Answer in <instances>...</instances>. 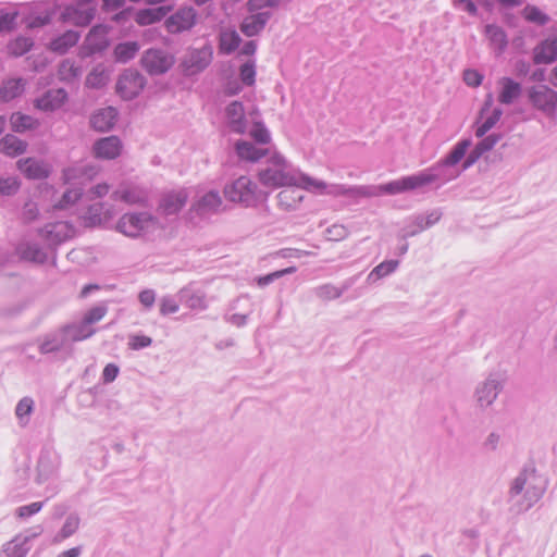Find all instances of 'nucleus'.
Segmentation results:
<instances>
[{"instance_id": "603ef678", "label": "nucleus", "mask_w": 557, "mask_h": 557, "mask_svg": "<svg viewBox=\"0 0 557 557\" xmlns=\"http://www.w3.org/2000/svg\"><path fill=\"white\" fill-rule=\"evenodd\" d=\"M34 401L29 397L22 398L15 409L16 417L22 419L30 414L33 410Z\"/></svg>"}, {"instance_id": "39448f33", "label": "nucleus", "mask_w": 557, "mask_h": 557, "mask_svg": "<svg viewBox=\"0 0 557 557\" xmlns=\"http://www.w3.org/2000/svg\"><path fill=\"white\" fill-rule=\"evenodd\" d=\"M213 51L210 46L190 49L183 58L180 66L185 75L191 76L202 72L212 61Z\"/></svg>"}, {"instance_id": "9b49d317", "label": "nucleus", "mask_w": 557, "mask_h": 557, "mask_svg": "<svg viewBox=\"0 0 557 557\" xmlns=\"http://www.w3.org/2000/svg\"><path fill=\"white\" fill-rule=\"evenodd\" d=\"M108 34L109 27L103 25L94 26L81 48L82 55L87 57L107 49L109 46Z\"/></svg>"}, {"instance_id": "6ab92c4d", "label": "nucleus", "mask_w": 557, "mask_h": 557, "mask_svg": "<svg viewBox=\"0 0 557 557\" xmlns=\"http://www.w3.org/2000/svg\"><path fill=\"white\" fill-rule=\"evenodd\" d=\"M75 235L74 227L67 222H57L46 228L47 239L52 244H60Z\"/></svg>"}, {"instance_id": "6e6552de", "label": "nucleus", "mask_w": 557, "mask_h": 557, "mask_svg": "<svg viewBox=\"0 0 557 557\" xmlns=\"http://www.w3.org/2000/svg\"><path fill=\"white\" fill-rule=\"evenodd\" d=\"M529 98L532 104L547 113L553 114L557 108V92L545 85L533 86L529 89Z\"/></svg>"}, {"instance_id": "ea45409f", "label": "nucleus", "mask_w": 557, "mask_h": 557, "mask_svg": "<svg viewBox=\"0 0 557 557\" xmlns=\"http://www.w3.org/2000/svg\"><path fill=\"white\" fill-rule=\"evenodd\" d=\"M523 17L532 23H536L539 25H544L548 22L547 15H545L540 9L536 7L528 5L523 9Z\"/></svg>"}, {"instance_id": "052dcab7", "label": "nucleus", "mask_w": 557, "mask_h": 557, "mask_svg": "<svg viewBox=\"0 0 557 557\" xmlns=\"http://www.w3.org/2000/svg\"><path fill=\"white\" fill-rule=\"evenodd\" d=\"M117 374H119V368L115 364H113V363L107 364L102 371L103 382H106V383L113 382L116 379Z\"/></svg>"}, {"instance_id": "49530a36", "label": "nucleus", "mask_w": 557, "mask_h": 557, "mask_svg": "<svg viewBox=\"0 0 557 557\" xmlns=\"http://www.w3.org/2000/svg\"><path fill=\"white\" fill-rule=\"evenodd\" d=\"M82 197V189H67L63 196L61 201L57 205L58 208L64 209L72 205H74Z\"/></svg>"}, {"instance_id": "bb28decb", "label": "nucleus", "mask_w": 557, "mask_h": 557, "mask_svg": "<svg viewBox=\"0 0 557 557\" xmlns=\"http://www.w3.org/2000/svg\"><path fill=\"white\" fill-rule=\"evenodd\" d=\"M221 205L222 199L220 195L215 191H209L193 206V210L199 214L215 212Z\"/></svg>"}, {"instance_id": "338daca9", "label": "nucleus", "mask_w": 557, "mask_h": 557, "mask_svg": "<svg viewBox=\"0 0 557 557\" xmlns=\"http://www.w3.org/2000/svg\"><path fill=\"white\" fill-rule=\"evenodd\" d=\"M50 15H45V16H39V17H35V18H32L27 22L26 26L28 28H35V27H39V26H42L47 23L50 22Z\"/></svg>"}, {"instance_id": "72a5a7b5", "label": "nucleus", "mask_w": 557, "mask_h": 557, "mask_svg": "<svg viewBox=\"0 0 557 557\" xmlns=\"http://www.w3.org/2000/svg\"><path fill=\"white\" fill-rule=\"evenodd\" d=\"M33 41L27 37H17L8 45V51L11 55L20 57L30 50Z\"/></svg>"}, {"instance_id": "680f3d73", "label": "nucleus", "mask_w": 557, "mask_h": 557, "mask_svg": "<svg viewBox=\"0 0 557 557\" xmlns=\"http://www.w3.org/2000/svg\"><path fill=\"white\" fill-rule=\"evenodd\" d=\"M110 190V186L107 183L96 185L89 190L90 199H97L106 196Z\"/></svg>"}, {"instance_id": "bf43d9fd", "label": "nucleus", "mask_w": 557, "mask_h": 557, "mask_svg": "<svg viewBox=\"0 0 557 557\" xmlns=\"http://www.w3.org/2000/svg\"><path fill=\"white\" fill-rule=\"evenodd\" d=\"M178 310L177 302L172 298H163L160 304V312L163 315L175 313Z\"/></svg>"}, {"instance_id": "4d7b16f0", "label": "nucleus", "mask_w": 557, "mask_h": 557, "mask_svg": "<svg viewBox=\"0 0 557 557\" xmlns=\"http://www.w3.org/2000/svg\"><path fill=\"white\" fill-rule=\"evenodd\" d=\"M482 75L474 70H467L463 72V81L468 86L476 87L482 83Z\"/></svg>"}, {"instance_id": "f03ea898", "label": "nucleus", "mask_w": 557, "mask_h": 557, "mask_svg": "<svg viewBox=\"0 0 557 557\" xmlns=\"http://www.w3.org/2000/svg\"><path fill=\"white\" fill-rule=\"evenodd\" d=\"M437 176L430 170L419 172L417 174L400 177L385 184H381L375 188V191L368 194L369 196L379 195H397L406 191L416 190L423 186L430 185L435 182Z\"/></svg>"}, {"instance_id": "a19ab883", "label": "nucleus", "mask_w": 557, "mask_h": 557, "mask_svg": "<svg viewBox=\"0 0 557 557\" xmlns=\"http://www.w3.org/2000/svg\"><path fill=\"white\" fill-rule=\"evenodd\" d=\"M398 265V261L389 260L384 261L376 265L370 273L369 277H374L375 280H379L381 277H384L388 275L389 273L394 272Z\"/></svg>"}, {"instance_id": "2f4dec72", "label": "nucleus", "mask_w": 557, "mask_h": 557, "mask_svg": "<svg viewBox=\"0 0 557 557\" xmlns=\"http://www.w3.org/2000/svg\"><path fill=\"white\" fill-rule=\"evenodd\" d=\"M485 34L491 41L492 47L499 53L504 51L507 46V37L504 30L496 25H487Z\"/></svg>"}, {"instance_id": "e433bc0d", "label": "nucleus", "mask_w": 557, "mask_h": 557, "mask_svg": "<svg viewBox=\"0 0 557 557\" xmlns=\"http://www.w3.org/2000/svg\"><path fill=\"white\" fill-rule=\"evenodd\" d=\"M502 110L494 109L488 116L478 126L475 135L478 137L484 136L500 119Z\"/></svg>"}, {"instance_id": "864d4df0", "label": "nucleus", "mask_w": 557, "mask_h": 557, "mask_svg": "<svg viewBox=\"0 0 557 557\" xmlns=\"http://www.w3.org/2000/svg\"><path fill=\"white\" fill-rule=\"evenodd\" d=\"M152 343V339L149 336L146 335H132L129 337L128 346L133 350H137L140 348H145L150 346Z\"/></svg>"}, {"instance_id": "4c0bfd02", "label": "nucleus", "mask_w": 557, "mask_h": 557, "mask_svg": "<svg viewBox=\"0 0 557 557\" xmlns=\"http://www.w3.org/2000/svg\"><path fill=\"white\" fill-rule=\"evenodd\" d=\"M81 70L74 64V62L65 60L60 64L59 76L62 81H73L77 78Z\"/></svg>"}, {"instance_id": "ddd939ff", "label": "nucleus", "mask_w": 557, "mask_h": 557, "mask_svg": "<svg viewBox=\"0 0 557 557\" xmlns=\"http://www.w3.org/2000/svg\"><path fill=\"white\" fill-rule=\"evenodd\" d=\"M97 159L112 160L122 152V143L116 136L104 137L97 140L92 147Z\"/></svg>"}, {"instance_id": "09e8293b", "label": "nucleus", "mask_w": 557, "mask_h": 557, "mask_svg": "<svg viewBox=\"0 0 557 557\" xmlns=\"http://www.w3.org/2000/svg\"><path fill=\"white\" fill-rule=\"evenodd\" d=\"M256 70L252 62H247L240 66V79L244 84L251 86L255 84Z\"/></svg>"}, {"instance_id": "dca6fc26", "label": "nucleus", "mask_w": 557, "mask_h": 557, "mask_svg": "<svg viewBox=\"0 0 557 557\" xmlns=\"http://www.w3.org/2000/svg\"><path fill=\"white\" fill-rule=\"evenodd\" d=\"M235 151L240 160L252 163L260 161L270 153L269 149L259 148L246 140H238L235 144Z\"/></svg>"}, {"instance_id": "a18cd8bd", "label": "nucleus", "mask_w": 557, "mask_h": 557, "mask_svg": "<svg viewBox=\"0 0 557 557\" xmlns=\"http://www.w3.org/2000/svg\"><path fill=\"white\" fill-rule=\"evenodd\" d=\"M348 234V228L342 224H333L326 230V237L329 240L339 242L345 239Z\"/></svg>"}, {"instance_id": "69168bd1", "label": "nucleus", "mask_w": 557, "mask_h": 557, "mask_svg": "<svg viewBox=\"0 0 557 557\" xmlns=\"http://www.w3.org/2000/svg\"><path fill=\"white\" fill-rule=\"evenodd\" d=\"M453 4L461 8L472 15L476 14V7L471 0H453Z\"/></svg>"}, {"instance_id": "cd10ccee", "label": "nucleus", "mask_w": 557, "mask_h": 557, "mask_svg": "<svg viewBox=\"0 0 557 557\" xmlns=\"http://www.w3.org/2000/svg\"><path fill=\"white\" fill-rule=\"evenodd\" d=\"M27 144L14 135H7L0 140V151L9 157L25 152Z\"/></svg>"}, {"instance_id": "7c9ffc66", "label": "nucleus", "mask_w": 557, "mask_h": 557, "mask_svg": "<svg viewBox=\"0 0 557 557\" xmlns=\"http://www.w3.org/2000/svg\"><path fill=\"white\" fill-rule=\"evenodd\" d=\"M138 51L139 45L136 41H126L115 46L113 55L116 62L126 63L132 60Z\"/></svg>"}, {"instance_id": "774afa93", "label": "nucleus", "mask_w": 557, "mask_h": 557, "mask_svg": "<svg viewBox=\"0 0 557 557\" xmlns=\"http://www.w3.org/2000/svg\"><path fill=\"white\" fill-rule=\"evenodd\" d=\"M124 3V0H103L102 9L107 12L115 11L121 8Z\"/></svg>"}, {"instance_id": "0e129e2a", "label": "nucleus", "mask_w": 557, "mask_h": 557, "mask_svg": "<svg viewBox=\"0 0 557 557\" xmlns=\"http://www.w3.org/2000/svg\"><path fill=\"white\" fill-rule=\"evenodd\" d=\"M156 300V295L151 289H145L139 294V301L147 308L151 307Z\"/></svg>"}, {"instance_id": "6e6d98bb", "label": "nucleus", "mask_w": 557, "mask_h": 557, "mask_svg": "<svg viewBox=\"0 0 557 557\" xmlns=\"http://www.w3.org/2000/svg\"><path fill=\"white\" fill-rule=\"evenodd\" d=\"M42 508V503L36 502L26 506H22L17 509V516L20 518H27L32 515L37 513Z\"/></svg>"}, {"instance_id": "4468645a", "label": "nucleus", "mask_w": 557, "mask_h": 557, "mask_svg": "<svg viewBox=\"0 0 557 557\" xmlns=\"http://www.w3.org/2000/svg\"><path fill=\"white\" fill-rule=\"evenodd\" d=\"M20 171L30 180H42L49 176L51 168L44 161L26 158L17 162Z\"/></svg>"}, {"instance_id": "c756f323", "label": "nucleus", "mask_w": 557, "mask_h": 557, "mask_svg": "<svg viewBox=\"0 0 557 557\" xmlns=\"http://www.w3.org/2000/svg\"><path fill=\"white\" fill-rule=\"evenodd\" d=\"M112 197L114 200H122L128 205L141 203L147 199L146 193L137 187H127L116 190L113 193Z\"/></svg>"}, {"instance_id": "e2e57ef3", "label": "nucleus", "mask_w": 557, "mask_h": 557, "mask_svg": "<svg viewBox=\"0 0 557 557\" xmlns=\"http://www.w3.org/2000/svg\"><path fill=\"white\" fill-rule=\"evenodd\" d=\"M78 523L77 518H69L62 528V537L72 535L77 530Z\"/></svg>"}, {"instance_id": "3c124183", "label": "nucleus", "mask_w": 557, "mask_h": 557, "mask_svg": "<svg viewBox=\"0 0 557 557\" xmlns=\"http://www.w3.org/2000/svg\"><path fill=\"white\" fill-rule=\"evenodd\" d=\"M496 394V386L493 383H486L479 392V401L481 404H491Z\"/></svg>"}, {"instance_id": "8fccbe9b", "label": "nucleus", "mask_w": 557, "mask_h": 557, "mask_svg": "<svg viewBox=\"0 0 557 557\" xmlns=\"http://www.w3.org/2000/svg\"><path fill=\"white\" fill-rule=\"evenodd\" d=\"M17 12L0 14V33L11 32L16 24Z\"/></svg>"}, {"instance_id": "412c9836", "label": "nucleus", "mask_w": 557, "mask_h": 557, "mask_svg": "<svg viewBox=\"0 0 557 557\" xmlns=\"http://www.w3.org/2000/svg\"><path fill=\"white\" fill-rule=\"evenodd\" d=\"M116 110L108 107L99 110L91 116V125L99 132H107L113 127L116 121Z\"/></svg>"}, {"instance_id": "2eb2a0df", "label": "nucleus", "mask_w": 557, "mask_h": 557, "mask_svg": "<svg viewBox=\"0 0 557 557\" xmlns=\"http://www.w3.org/2000/svg\"><path fill=\"white\" fill-rule=\"evenodd\" d=\"M66 100L67 95L63 89H54L36 99L34 106L41 111H54L60 109Z\"/></svg>"}, {"instance_id": "a878e982", "label": "nucleus", "mask_w": 557, "mask_h": 557, "mask_svg": "<svg viewBox=\"0 0 557 557\" xmlns=\"http://www.w3.org/2000/svg\"><path fill=\"white\" fill-rule=\"evenodd\" d=\"M268 17L267 13L250 15L243 21L240 30L248 37L255 36L264 28Z\"/></svg>"}, {"instance_id": "1a4fd4ad", "label": "nucleus", "mask_w": 557, "mask_h": 557, "mask_svg": "<svg viewBox=\"0 0 557 557\" xmlns=\"http://www.w3.org/2000/svg\"><path fill=\"white\" fill-rule=\"evenodd\" d=\"M197 22V12L193 8H181L165 20V28L170 34H178L191 29Z\"/></svg>"}, {"instance_id": "5fc2aeb1", "label": "nucleus", "mask_w": 557, "mask_h": 557, "mask_svg": "<svg viewBox=\"0 0 557 557\" xmlns=\"http://www.w3.org/2000/svg\"><path fill=\"white\" fill-rule=\"evenodd\" d=\"M20 187V183L16 178H0V195H11L15 193Z\"/></svg>"}, {"instance_id": "473e14b6", "label": "nucleus", "mask_w": 557, "mask_h": 557, "mask_svg": "<svg viewBox=\"0 0 557 557\" xmlns=\"http://www.w3.org/2000/svg\"><path fill=\"white\" fill-rule=\"evenodd\" d=\"M239 42L240 37L235 30H224L220 35V51L228 54L238 48Z\"/></svg>"}, {"instance_id": "13d9d810", "label": "nucleus", "mask_w": 557, "mask_h": 557, "mask_svg": "<svg viewBox=\"0 0 557 557\" xmlns=\"http://www.w3.org/2000/svg\"><path fill=\"white\" fill-rule=\"evenodd\" d=\"M499 140V137L497 135H491L482 139L475 148L481 151V153H485L486 151L494 148V146Z\"/></svg>"}, {"instance_id": "0eeeda50", "label": "nucleus", "mask_w": 557, "mask_h": 557, "mask_svg": "<svg viewBox=\"0 0 557 557\" xmlns=\"http://www.w3.org/2000/svg\"><path fill=\"white\" fill-rule=\"evenodd\" d=\"M175 63L174 55L160 49H148L141 58L144 69L150 74H163Z\"/></svg>"}, {"instance_id": "aec40b11", "label": "nucleus", "mask_w": 557, "mask_h": 557, "mask_svg": "<svg viewBox=\"0 0 557 557\" xmlns=\"http://www.w3.org/2000/svg\"><path fill=\"white\" fill-rule=\"evenodd\" d=\"M171 8L159 7L154 9H141L135 12L134 20L139 26H148L160 22Z\"/></svg>"}, {"instance_id": "f257e3e1", "label": "nucleus", "mask_w": 557, "mask_h": 557, "mask_svg": "<svg viewBox=\"0 0 557 557\" xmlns=\"http://www.w3.org/2000/svg\"><path fill=\"white\" fill-rule=\"evenodd\" d=\"M287 169L286 159L274 151L270 154L267 166L258 172V178L262 185L272 188L298 185V180Z\"/></svg>"}, {"instance_id": "b1692460", "label": "nucleus", "mask_w": 557, "mask_h": 557, "mask_svg": "<svg viewBox=\"0 0 557 557\" xmlns=\"http://www.w3.org/2000/svg\"><path fill=\"white\" fill-rule=\"evenodd\" d=\"M286 187L287 188L278 193L277 202L284 209L296 208L302 201L304 195L300 189L297 188V185Z\"/></svg>"}, {"instance_id": "20e7f679", "label": "nucleus", "mask_w": 557, "mask_h": 557, "mask_svg": "<svg viewBox=\"0 0 557 557\" xmlns=\"http://www.w3.org/2000/svg\"><path fill=\"white\" fill-rule=\"evenodd\" d=\"M256 184L246 176H240L224 189L225 197L233 202L249 207L256 202Z\"/></svg>"}, {"instance_id": "58836bf2", "label": "nucleus", "mask_w": 557, "mask_h": 557, "mask_svg": "<svg viewBox=\"0 0 557 557\" xmlns=\"http://www.w3.org/2000/svg\"><path fill=\"white\" fill-rule=\"evenodd\" d=\"M108 76L103 69L97 67L92 70L86 77V85L91 88H99L106 85Z\"/></svg>"}, {"instance_id": "f8f14e48", "label": "nucleus", "mask_w": 557, "mask_h": 557, "mask_svg": "<svg viewBox=\"0 0 557 557\" xmlns=\"http://www.w3.org/2000/svg\"><path fill=\"white\" fill-rule=\"evenodd\" d=\"M534 64H552L557 61V34L541 40L532 51Z\"/></svg>"}, {"instance_id": "79ce46f5", "label": "nucleus", "mask_w": 557, "mask_h": 557, "mask_svg": "<svg viewBox=\"0 0 557 557\" xmlns=\"http://www.w3.org/2000/svg\"><path fill=\"white\" fill-rule=\"evenodd\" d=\"M107 312L108 309L106 306H95L86 312L83 322L84 324L90 326L91 324L97 323L103 319Z\"/></svg>"}, {"instance_id": "a211bd4d", "label": "nucleus", "mask_w": 557, "mask_h": 557, "mask_svg": "<svg viewBox=\"0 0 557 557\" xmlns=\"http://www.w3.org/2000/svg\"><path fill=\"white\" fill-rule=\"evenodd\" d=\"M186 201L185 190L173 191L164 195L159 208L163 214H175L185 206Z\"/></svg>"}, {"instance_id": "393cba45", "label": "nucleus", "mask_w": 557, "mask_h": 557, "mask_svg": "<svg viewBox=\"0 0 557 557\" xmlns=\"http://www.w3.org/2000/svg\"><path fill=\"white\" fill-rule=\"evenodd\" d=\"M78 40H79V34L77 32L67 30L63 35L53 39L49 45V49L59 54H63L70 48L74 47L78 42Z\"/></svg>"}, {"instance_id": "f704fd0d", "label": "nucleus", "mask_w": 557, "mask_h": 557, "mask_svg": "<svg viewBox=\"0 0 557 557\" xmlns=\"http://www.w3.org/2000/svg\"><path fill=\"white\" fill-rule=\"evenodd\" d=\"M470 145H471V143L468 139L459 141L455 146V148L451 150V152L446 157V159L444 160V164H446V165L457 164L465 157Z\"/></svg>"}, {"instance_id": "9d476101", "label": "nucleus", "mask_w": 557, "mask_h": 557, "mask_svg": "<svg viewBox=\"0 0 557 557\" xmlns=\"http://www.w3.org/2000/svg\"><path fill=\"white\" fill-rule=\"evenodd\" d=\"M145 79L138 72H124L117 83L116 91L125 100L135 98L144 88Z\"/></svg>"}, {"instance_id": "7ed1b4c3", "label": "nucleus", "mask_w": 557, "mask_h": 557, "mask_svg": "<svg viewBox=\"0 0 557 557\" xmlns=\"http://www.w3.org/2000/svg\"><path fill=\"white\" fill-rule=\"evenodd\" d=\"M116 227L126 236L138 237L157 230L158 222L148 213H126L119 220Z\"/></svg>"}, {"instance_id": "c85d7f7f", "label": "nucleus", "mask_w": 557, "mask_h": 557, "mask_svg": "<svg viewBox=\"0 0 557 557\" xmlns=\"http://www.w3.org/2000/svg\"><path fill=\"white\" fill-rule=\"evenodd\" d=\"M10 124L14 132L23 133L26 131L35 129L38 127L39 122L35 117L23 114L21 112H15L10 117Z\"/></svg>"}, {"instance_id": "de8ad7c7", "label": "nucleus", "mask_w": 557, "mask_h": 557, "mask_svg": "<svg viewBox=\"0 0 557 557\" xmlns=\"http://www.w3.org/2000/svg\"><path fill=\"white\" fill-rule=\"evenodd\" d=\"M295 271H296L295 267H289V268H286V269H283L280 271H275L268 275L258 277L257 283L259 286H265V285L270 284L271 282H273L275 278L282 277L285 274L294 273Z\"/></svg>"}, {"instance_id": "c03bdc74", "label": "nucleus", "mask_w": 557, "mask_h": 557, "mask_svg": "<svg viewBox=\"0 0 557 557\" xmlns=\"http://www.w3.org/2000/svg\"><path fill=\"white\" fill-rule=\"evenodd\" d=\"M299 182L305 189L319 191L320 194L326 193L327 185L323 181L313 180L309 176L302 175Z\"/></svg>"}, {"instance_id": "423d86ee", "label": "nucleus", "mask_w": 557, "mask_h": 557, "mask_svg": "<svg viewBox=\"0 0 557 557\" xmlns=\"http://www.w3.org/2000/svg\"><path fill=\"white\" fill-rule=\"evenodd\" d=\"M94 0H79L76 5H69L63 11L62 21L77 26L88 25L95 16Z\"/></svg>"}, {"instance_id": "37998d69", "label": "nucleus", "mask_w": 557, "mask_h": 557, "mask_svg": "<svg viewBox=\"0 0 557 557\" xmlns=\"http://www.w3.org/2000/svg\"><path fill=\"white\" fill-rule=\"evenodd\" d=\"M251 138H253L258 144H269L271 141V136L268 129L261 123H255L252 128L249 132Z\"/></svg>"}, {"instance_id": "f3484780", "label": "nucleus", "mask_w": 557, "mask_h": 557, "mask_svg": "<svg viewBox=\"0 0 557 557\" xmlns=\"http://www.w3.org/2000/svg\"><path fill=\"white\" fill-rule=\"evenodd\" d=\"M227 126L237 134L246 131L245 110L242 102L234 101L226 108Z\"/></svg>"}, {"instance_id": "5701e85b", "label": "nucleus", "mask_w": 557, "mask_h": 557, "mask_svg": "<svg viewBox=\"0 0 557 557\" xmlns=\"http://www.w3.org/2000/svg\"><path fill=\"white\" fill-rule=\"evenodd\" d=\"M500 92L498 95V101L504 104L511 103L517 99L521 92V86L509 77H503L499 79Z\"/></svg>"}, {"instance_id": "c9c22d12", "label": "nucleus", "mask_w": 557, "mask_h": 557, "mask_svg": "<svg viewBox=\"0 0 557 557\" xmlns=\"http://www.w3.org/2000/svg\"><path fill=\"white\" fill-rule=\"evenodd\" d=\"M64 331L71 333V339L73 342L84 341L92 336L96 332L95 329L84 324V322H82L79 326H67Z\"/></svg>"}, {"instance_id": "4be33fe9", "label": "nucleus", "mask_w": 557, "mask_h": 557, "mask_svg": "<svg viewBox=\"0 0 557 557\" xmlns=\"http://www.w3.org/2000/svg\"><path fill=\"white\" fill-rule=\"evenodd\" d=\"M26 82L23 78H9L0 86V100L11 101L21 96L25 90Z\"/></svg>"}]
</instances>
